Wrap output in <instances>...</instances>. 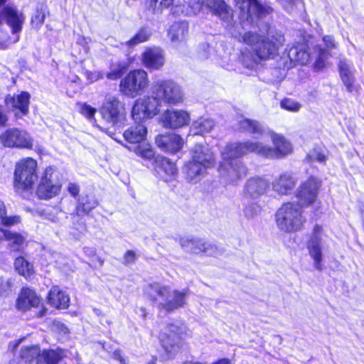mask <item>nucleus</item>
Listing matches in <instances>:
<instances>
[{
  "instance_id": "nucleus-1",
  "label": "nucleus",
  "mask_w": 364,
  "mask_h": 364,
  "mask_svg": "<svg viewBox=\"0 0 364 364\" xmlns=\"http://www.w3.org/2000/svg\"><path fill=\"white\" fill-rule=\"evenodd\" d=\"M240 129L259 138L269 134L274 147L258 141L232 142L228 144L221 150L222 161L219 166V172L230 183H235L247 174V168L239 158L250 153H255L266 159H280L292 151L291 144L282 136L272 132L267 127L255 120L240 117Z\"/></svg>"
},
{
  "instance_id": "nucleus-2",
  "label": "nucleus",
  "mask_w": 364,
  "mask_h": 364,
  "mask_svg": "<svg viewBox=\"0 0 364 364\" xmlns=\"http://www.w3.org/2000/svg\"><path fill=\"white\" fill-rule=\"evenodd\" d=\"M181 87L174 81L159 79L151 85V96L137 99L133 105L132 116L134 121H145L157 115L162 103L176 105L183 102Z\"/></svg>"
},
{
  "instance_id": "nucleus-3",
  "label": "nucleus",
  "mask_w": 364,
  "mask_h": 364,
  "mask_svg": "<svg viewBox=\"0 0 364 364\" xmlns=\"http://www.w3.org/2000/svg\"><path fill=\"white\" fill-rule=\"evenodd\" d=\"M242 41L252 47L257 58L267 60L273 58L277 53L279 48L284 42V36L280 32L268 31L265 38H261L257 33L247 32L242 37Z\"/></svg>"
},
{
  "instance_id": "nucleus-4",
  "label": "nucleus",
  "mask_w": 364,
  "mask_h": 364,
  "mask_svg": "<svg viewBox=\"0 0 364 364\" xmlns=\"http://www.w3.org/2000/svg\"><path fill=\"white\" fill-rule=\"evenodd\" d=\"M275 217L278 228L285 232L300 230L306 222L302 208L295 203L283 204L277 211Z\"/></svg>"
},
{
  "instance_id": "nucleus-5",
  "label": "nucleus",
  "mask_w": 364,
  "mask_h": 364,
  "mask_svg": "<svg viewBox=\"0 0 364 364\" xmlns=\"http://www.w3.org/2000/svg\"><path fill=\"white\" fill-rule=\"evenodd\" d=\"M149 289L156 294L155 301L161 310L172 311L182 307L186 303V290H173L171 287L160 284H149Z\"/></svg>"
},
{
  "instance_id": "nucleus-6",
  "label": "nucleus",
  "mask_w": 364,
  "mask_h": 364,
  "mask_svg": "<svg viewBox=\"0 0 364 364\" xmlns=\"http://www.w3.org/2000/svg\"><path fill=\"white\" fill-rule=\"evenodd\" d=\"M37 161L27 157L16 163L14 173V185L18 192L30 191L38 179Z\"/></svg>"
},
{
  "instance_id": "nucleus-7",
  "label": "nucleus",
  "mask_w": 364,
  "mask_h": 364,
  "mask_svg": "<svg viewBox=\"0 0 364 364\" xmlns=\"http://www.w3.org/2000/svg\"><path fill=\"white\" fill-rule=\"evenodd\" d=\"M149 85L147 73L143 69L130 71L120 82L119 90L125 96L134 98L141 95Z\"/></svg>"
},
{
  "instance_id": "nucleus-8",
  "label": "nucleus",
  "mask_w": 364,
  "mask_h": 364,
  "mask_svg": "<svg viewBox=\"0 0 364 364\" xmlns=\"http://www.w3.org/2000/svg\"><path fill=\"white\" fill-rule=\"evenodd\" d=\"M98 204V200L93 194L82 196L79 198L75 212L71 214L73 225L70 227V233L73 235V237L78 238L86 229L85 222L82 221L80 217L88 214L91 210L95 209Z\"/></svg>"
},
{
  "instance_id": "nucleus-9",
  "label": "nucleus",
  "mask_w": 364,
  "mask_h": 364,
  "mask_svg": "<svg viewBox=\"0 0 364 364\" xmlns=\"http://www.w3.org/2000/svg\"><path fill=\"white\" fill-rule=\"evenodd\" d=\"M328 237L321 226L316 225L306 242L309 255L313 260L314 267L318 271H322L323 250H324Z\"/></svg>"
},
{
  "instance_id": "nucleus-10",
  "label": "nucleus",
  "mask_w": 364,
  "mask_h": 364,
  "mask_svg": "<svg viewBox=\"0 0 364 364\" xmlns=\"http://www.w3.org/2000/svg\"><path fill=\"white\" fill-rule=\"evenodd\" d=\"M55 171L53 166L46 168L36 189V195L39 198L47 200L59 194L61 184Z\"/></svg>"
},
{
  "instance_id": "nucleus-11",
  "label": "nucleus",
  "mask_w": 364,
  "mask_h": 364,
  "mask_svg": "<svg viewBox=\"0 0 364 364\" xmlns=\"http://www.w3.org/2000/svg\"><path fill=\"white\" fill-rule=\"evenodd\" d=\"M181 328L173 324L167 326L160 333L159 339L166 353V358L174 356L181 347Z\"/></svg>"
},
{
  "instance_id": "nucleus-12",
  "label": "nucleus",
  "mask_w": 364,
  "mask_h": 364,
  "mask_svg": "<svg viewBox=\"0 0 364 364\" xmlns=\"http://www.w3.org/2000/svg\"><path fill=\"white\" fill-rule=\"evenodd\" d=\"M191 117L183 109H168L159 117V123L166 129H176L189 124Z\"/></svg>"
},
{
  "instance_id": "nucleus-13",
  "label": "nucleus",
  "mask_w": 364,
  "mask_h": 364,
  "mask_svg": "<svg viewBox=\"0 0 364 364\" xmlns=\"http://www.w3.org/2000/svg\"><path fill=\"white\" fill-rule=\"evenodd\" d=\"M0 141L8 147L31 149L33 146L29 134L16 128L9 129L1 134Z\"/></svg>"
},
{
  "instance_id": "nucleus-14",
  "label": "nucleus",
  "mask_w": 364,
  "mask_h": 364,
  "mask_svg": "<svg viewBox=\"0 0 364 364\" xmlns=\"http://www.w3.org/2000/svg\"><path fill=\"white\" fill-rule=\"evenodd\" d=\"M321 186V181L314 176L302 183L296 194L300 203L304 206L313 204L316 200Z\"/></svg>"
},
{
  "instance_id": "nucleus-15",
  "label": "nucleus",
  "mask_w": 364,
  "mask_h": 364,
  "mask_svg": "<svg viewBox=\"0 0 364 364\" xmlns=\"http://www.w3.org/2000/svg\"><path fill=\"white\" fill-rule=\"evenodd\" d=\"M123 109V107L116 97L108 95L105 97L100 109V114L107 122L114 125L122 118Z\"/></svg>"
},
{
  "instance_id": "nucleus-16",
  "label": "nucleus",
  "mask_w": 364,
  "mask_h": 364,
  "mask_svg": "<svg viewBox=\"0 0 364 364\" xmlns=\"http://www.w3.org/2000/svg\"><path fill=\"white\" fill-rule=\"evenodd\" d=\"M181 247L188 252L194 254L205 253L213 255L216 252V247L199 238L190 237H181L179 240Z\"/></svg>"
},
{
  "instance_id": "nucleus-17",
  "label": "nucleus",
  "mask_w": 364,
  "mask_h": 364,
  "mask_svg": "<svg viewBox=\"0 0 364 364\" xmlns=\"http://www.w3.org/2000/svg\"><path fill=\"white\" fill-rule=\"evenodd\" d=\"M165 62L164 51L159 47H147L141 55V63L147 69L159 70Z\"/></svg>"
},
{
  "instance_id": "nucleus-18",
  "label": "nucleus",
  "mask_w": 364,
  "mask_h": 364,
  "mask_svg": "<svg viewBox=\"0 0 364 364\" xmlns=\"http://www.w3.org/2000/svg\"><path fill=\"white\" fill-rule=\"evenodd\" d=\"M0 18L1 22V19H4L11 28L13 34H18L22 31L25 16L16 7L11 6H4L0 12Z\"/></svg>"
},
{
  "instance_id": "nucleus-19",
  "label": "nucleus",
  "mask_w": 364,
  "mask_h": 364,
  "mask_svg": "<svg viewBox=\"0 0 364 364\" xmlns=\"http://www.w3.org/2000/svg\"><path fill=\"white\" fill-rule=\"evenodd\" d=\"M191 159L198 163L200 167L206 170L215 164V156L213 151L206 145L196 144L191 150Z\"/></svg>"
},
{
  "instance_id": "nucleus-20",
  "label": "nucleus",
  "mask_w": 364,
  "mask_h": 364,
  "mask_svg": "<svg viewBox=\"0 0 364 364\" xmlns=\"http://www.w3.org/2000/svg\"><path fill=\"white\" fill-rule=\"evenodd\" d=\"M269 183L264 178L255 177L250 178L245 186V200H256L266 193Z\"/></svg>"
},
{
  "instance_id": "nucleus-21",
  "label": "nucleus",
  "mask_w": 364,
  "mask_h": 364,
  "mask_svg": "<svg viewBox=\"0 0 364 364\" xmlns=\"http://www.w3.org/2000/svg\"><path fill=\"white\" fill-rule=\"evenodd\" d=\"M155 142L161 150L171 154L180 151L184 144L182 137L176 134L158 135L156 137Z\"/></svg>"
},
{
  "instance_id": "nucleus-22",
  "label": "nucleus",
  "mask_w": 364,
  "mask_h": 364,
  "mask_svg": "<svg viewBox=\"0 0 364 364\" xmlns=\"http://www.w3.org/2000/svg\"><path fill=\"white\" fill-rule=\"evenodd\" d=\"M297 178L291 172H284L272 182V189L280 195H287L294 188Z\"/></svg>"
},
{
  "instance_id": "nucleus-23",
  "label": "nucleus",
  "mask_w": 364,
  "mask_h": 364,
  "mask_svg": "<svg viewBox=\"0 0 364 364\" xmlns=\"http://www.w3.org/2000/svg\"><path fill=\"white\" fill-rule=\"evenodd\" d=\"M205 6L223 21L230 23L233 18L232 10L224 0H205Z\"/></svg>"
},
{
  "instance_id": "nucleus-24",
  "label": "nucleus",
  "mask_w": 364,
  "mask_h": 364,
  "mask_svg": "<svg viewBox=\"0 0 364 364\" xmlns=\"http://www.w3.org/2000/svg\"><path fill=\"white\" fill-rule=\"evenodd\" d=\"M30 100V94L27 92H21L15 96H7L5 102L8 107H11L12 109L16 112L17 117H21L28 112V105Z\"/></svg>"
},
{
  "instance_id": "nucleus-25",
  "label": "nucleus",
  "mask_w": 364,
  "mask_h": 364,
  "mask_svg": "<svg viewBox=\"0 0 364 364\" xmlns=\"http://www.w3.org/2000/svg\"><path fill=\"white\" fill-rule=\"evenodd\" d=\"M41 304V299L32 289L23 288L16 300V308L22 311H26L31 308H36Z\"/></svg>"
},
{
  "instance_id": "nucleus-26",
  "label": "nucleus",
  "mask_w": 364,
  "mask_h": 364,
  "mask_svg": "<svg viewBox=\"0 0 364 364\" xmlns=\"http://www.w3.org/2000/svg\"><path fill=\"white\" fill-rule=\"evenodd\" d=\"M155 162L156 173L162 180L170 181L176 177L178 171L176 164L169 159L163 156H158Z\"/></svg>"
},
{
  "instance_id": "nucleus-27",
  "label": "nucleus",
  "mask_w": 364,
  "mask_h": 364,
  "mask_svg": "<svg viewBox=\"0 0 364 364\" xmlns=\"http://www.w3.org/2000/svg\"><path fill=\"white\" fill-rule=\"evenodd\" d=\"M236 5L242 10L247 9V17L253 20L254 17H262L269 14V9L262 6L257 0H235Z\"/></svg>"
},
{
  "instance_id": "nucleus-28",
  "label": "nucleus",
  "mask_w": 364,
  "mask_h": 364,
  "mask_svg": "<svg viewBox=\"0 0 364 364\" xmlns=\"http://www.w3.org/2000/svg\"><path fill=\"white\" fill-rule=\"evenodd\" d=\"M288 57L292 63L306 65L311 59H313V54L307 51L306 45L297 44L289 48Z\"/></svg>"
},
{
  "instance_id": "nucleus-29",
  "label": "nucleus",
  "mask_w": 364,
  "mask_h": 364,
  "mask_svg": "<svg viewBox=\"0 0 364 364\" xmlns=\"http://www.w3.org/2000/svg\"><path fill=\"white\" fill-rule=\"evenodd\" d=\"M339 73L341 79L346 87V90L351 92L353 90V85L355 82L354 68L352 63L346 60H340Z\"/></svg>"
},
{
  "instance_id": "nucleus-30",
  "label": "nucleus",
  "mask_w": 364,
  "mask_h": 364,
  "mask_svg": "<svg viewBox=\"0 0 364 364\" xmlns=\"http://www.w3.org/2000/svg\"><path fill=\"white\" fill-rule=\"evenodd\" d=\"M206 171L205 168L200 167L199 164L191 159L185 164L183 168V172L186 174V178L193 183L200 181Z\"/></svg>"
},
{
  "instance_id": "nucleus-31",
  "label": "nucleus",
  "mask_w": 364,
  "mask_h": 364,
  "mask_svg": "<svg viewBox=\"0 0 364 364\" xmlns=\"http://www.w3.org/2000/svg\"><path fill=\"white\" fill-rule=\"evenodd\" d=\"M48 301L51 306L56 309H67L69 306L70 298L65 292L57 287H53L48 294Z\"/></svg>"
},
{
  "instance_id": "nucleus-32",
  "label": "nucleus",
  "mask_w": 364,
  "mask_h": 364,
  "mask_svg": "<svg viewBox=\"0 0 364 364\" xmlns=\"http://www.w3.org/2000/svg\"><path fill=\"white\" fill-rule=\"evenodd\" d=\"M138 124L131 127L124 132V139L129 143L138 144L143 141L147 134V129L143 124H140L141 121H135Z\"/></svg>"
},
{
  "instance_id": "nucleus-33",
  "label": "nucleus",
  "mask_w": 364,
  "mask_h": 364,
  "mask_svg": "<svg viewBox=\"0 0 364 364\" xmlns=\"http://www.w3.org/2000/svg\"><path fill=\"white\" fill-rule=\"evenodd\" d=\"M188 26L186 21L173 23L168 31V36L173 43L177 45L186 38Z\"/></svg>"
},
{
  "instance_id": "nucleus-34",
  "label": "nucleus",
  "mask_w": 364,
  "mask_h": 364,
  "mask_svg": "<svg viewBox=\"0 0 364 364\" xmlns=\"http://www.w3.org/2000/svg\"><path fill=\"white\" fill-rule=\"evenodd\" d=\"M215 126L214 121L208 118H200L192 123L191 132L193 135L203 134L210 132Z\"/></svg>"
},
{
  "instance_id": "nucleus-35",
  "label": "nucleus",
  "mask_w": 364,
  "mask_h": 364,
  "mask_svg": "<svg viewBox=\"0 0 364 364\" xmlns=\"http://www.w3.org/2000/svg\"><path fill=\"white\" fill-rule=\"evenodd\" d=\"M14 267L16 271L25 278H29L34 274L33 264L23 257H18L15 259Z\"/></svg>"
},
{
  "instance_id": "nucleus-36",
  "label": "nucleus",
  "mask_w": 364,
  "mask_h": 364,
  "mask_svg": "<svg viewBox=\"0 0 364 364\" xmlns=\"http://www.w3.org/2000/svg\"><path fill=\"white\" fill-rule=\"evenodd\" d=\"M41 350L38 346H26L21 349L20 353L21 361L19 364H30L35 358H38Z\"/></svg>"
},
{
  "instance_id": "nucleus-37",
  "label": "nucleus",
  "mask_w": 364,
  "mask_h": 364,
  "mask_svg": "<svg viewBox=\"0 0 364 364\" xmlns=\"http://www.w3.org/2000/svg\"><path fill=\"white\" fill-rule=\"evenodd\" d=\"M205 1L200 2V0H190L188 5L176 6L173 13L181 12V14L188 16L197 14L201 9Z\"/></svg>"
},
{
  "instance_id": "nucleus-38",
  "label": "nucleus",
  "mask_w": 364,
  "mask_h": 364,
  "mask_svg": "<svg viewBox=\"0 0 364 364\" xmlns=\"http://www.w3.org/2000/svg\"><path fill=\"white\" fill-rule=\"evenodd\" d=\"M25 240V237L19 233L13 232L9 230L6 233V240L9 242V247L12 251L20 250L23 247Z\"/></svg>"
},
{
  "instance_id": "nucleus-39",
  "label": "nucleus",
  "mask_w": 364,
  "mask_h": 364,
  "mask_svg": "<svg viewBox=\"0 0 364 364\" xmlns=\"http://www.w3.org/2000/svg\"><path fill=\"white\" fill-rule=\"evenodd\" d=\"M151 35V32L148 28H142L133 38L127 41L125 45L129 48H134L139 43L147 41L150 38Z\"/></svg>"
},
{
  "instance_id": "nucleus-40",
  "label": "nucleus",
  "mask_w": 364,
  "mask_h": 364,
  "mask_svg": "<svg viewBox=\"0 0 364 364\" xmlns=\"http://www.w3.org/2000/svg\"><path fill=\"white\" fill-rule=\"evenodd\" d=\"M61 355L56 351L43 350L37 359L36 364H58Z\"/></svg>"
},
{
  "instance_id": "nucleus-41",
  "label": "nucleus",
  "mask_w": 364,
  "mask_h": 364,
  "mask_svg": "<svg viewBox=\"0 0 364 364\" xmlns=\"http://www.w3.org/2000/svg\"><path fill=\"white\" fill-rule=\"evenodd\" d=\"M19 223V216H6V206L2 201H0V225L11 226Z\"/></svg>"
},
{
  "instance_id": "nucleus-42",
  "label": "nucleus",
  "mask_w": 364,
  "mask_h": 364,
  "mask_svg": "<svg viewBox=\"0 0 364 364\" xmlns=\"http://www.w3.org/2000/svg\"><path fill=\"white\" fill-rule=\"evenodd\" d=\"M241 60L245 67L253 69L258 65L261 59L257 58V55L255 52L254 53H251L250 52L245 51L242 53Z\"/></svg>"
},
{
  "instance_id": "nucleus-43",
  "label": "nucleus",
  "mask_w": 364,
  "mask_h": 364,
  "mask_svg": "<svg viewBox=\"0 0 364 364\" xmlns=\"http://www.w3.org/2000/svg\"><path fill=\"white\" fill-rule=\"evenodd\" d=\"M313 58H316V62L314 64V69L320 70L325 67V60L327 57V52L319 48H316L314 52L312 53Z\"/></svg>"
},
{
  "instance_id": "nucleus-44",
  "label": "nucleus",
  "mask_w": 364,
  "mask_h": 364,
  "mask_svg": "<svg viewBox=\"0 0 364 364\" xmlns=\"http://www.w3.org/2000/svg\"><path fill=\"white\" fill-rule=\"evenodd\" d=\"M308 159L311 162H325L326 160V150L322 147H316L308 154Z\"/></svg>"
},
{
  "instance_id": "nucleus-45",
  "label": "nucleus",
  "mask_w": 364,
  "mask_h": 364,
  "mask_svg": "<svg viewBox=\"0 0 364 364\" xmlns=\"http://www.w3.org/2000/svg\"><path fill=\"white\" fill-rule=\"evenodd\" d=\"M245 208L244 209L245 216L248 218H252L260 211V206L257 203H251L249 201H245Z\"/></svg>"
},
{
  "instance_id": "nucleus-46",
  "label": "nucleus",
  "mask_w": 364,
  "mask_h": 364,
  "mask_svg": "<svg viewBox=\"0 0 364 364\" xmlns=\"http://www.w3.org/2000/svg\"><path fill=\"white\" fill-rule=\"evenodd\" d=\"M96 112L97 110L95 108L86 103L82 104L80 106L81 114L89 119L93 124L96 122L95 119Z\"/></svg>"
},
{
  "instance_id": "nucleus-47",
  "label": "nucleus",
  "mask_w": 364,
  "mask_h": 364,
  "mask_svg": "<svg viewBox=\"0 0 364 364\" xmlns=\"http://www.w3.org/2000/svg\"><path fill=\"white\" fill-rule=\"evenodd\" d=\"M173 2V0H150V6L155 12H159L172 5Z\"/></svg>"
},
{
  "instance_id": "nucleus-48",
  "label": "nucleus",
  "mask_w": 364,
  "mask_h": 364,
  "mask_svg": "<svg viewBox=\"0 0 364 364\" xmlns=\"http://www.w3.org/2000/svg\"><path fill=\"white\" fill-rule=\"evenodd\" d=\"M46 15L42 10H37L31 18V25L33 28L39 29L43 24Z\"/></svg>"
},
{
  "instance_id": "nucleus-49",
  "label": "nucleus",
  "mask_w": 364,
  "mask_h": 364,
  "mask_svg": "<svg viewBox=\"0 0 364 364\" xmlns=\"http://www.w3.org/2000/svg\"><path fill=\"white\" fill-rule=\"evenodd\" d=\"M281 107L282 108L291 112H298L301 108L299 103L291 99H285L282 100L281 102Z\"/></svg>"
},
{
  "instance_id": "nucleus-50",
  "label": "nucleus",
  "mask_w": 364,
  "mask_h": 364,
  "mask_svg": "<svg viewBox=\"0 0 364 364\" xmlns=\"http://www.w3.org/2000/svg\"><path fill=\"white\" fill-rule=\"evenodd\" d=\"M135 153L141 157L146 159H151L154 157V151L149 145H145L144 147L138 146L135 149Z\"/></svg>"
},
{
  "instance_id": "nucleus-51",
  "label": "nucleus",
  "mask_w": 364,
  "mask_h": 364,
  "mask_svg": "<svg viewBox=\"0 0 364 364\" xmlns=\"http://www.w3.org/2000/svg\"><path fill=\"white\" fill-rule=\"evenodd\" d=\"M84 74L90 83H92L103 78V73L102 72L85 70Z\"/></svg>"
},
{
  "instance_id": "nucleus-52",
  "label": "nucleus",
  "mask_w": 364,
  "mask_h": 364,
  "mask_svg": "<svg viewBox=\"0 0 364 364\" xmlns=\"http://www.w3.org/2000/svg\"><path fill=\"white\" fill-rule=\"evenodd\" d=\"M11 287V282L10 279H4L0 278V295L8 293Z\"/></svg>"
},
{
  "instance_id": "nucleus-53",
  "label": "nucleus",
  "mask_w": 364,
  "mask_h": 364,
  "mask_svg": "<svg viewBox=\"0 0 364 364\" xmlns=\"http://www.w3.org/2000/svg\"><path fill=\"white\" fill-rule=\"evenodd\" d=\"M122 68L119 66L112 68L111 71L107 73V77L109 80H117L122 75Z\"/></svg>"
},
{
  "instance_id": "nucleus-54",
  "label": "nucleus",
  "mask_w": 364,
  "mask_h": 364,
  "mask_svg": "<svg viewBox=\"0 0 364 364\" xmlns=\"http://www.w3.org/2000/svg\"><path fill=\"white\" fill-rule=\"evenodd\" d=\"M90 42V38L84 36H80L77 39V43L83 47L85 53H87L89 51V47L87 45Z\"/></svg>"
},
{
  "instance_id": "nucleus-55",
  "label": "nucleus",
  "mask_w": 364,
  "mask_h": 364,
  "mask_svg": "<svg viewBox=\"0 0 364 364\" xmlns=\"http://www.w3.org/2000/svg\"><path fill=\"white\" fill-rule=\"evenodd\" d=\"M68 192L74 197H76L79 192L80 188L75 183H70L68 187Z\"/></svg>"
},
{
  "instance_id": "nucleus-56",
  "label": "nucleus",
  "mask_w": 364,
  "mask_h": 364,
  "mask_svg": "<svg viewBox=\"0 0 364 364\" xmlns=\"http://www.w3.org/2000/svg\"><path fill=\"white\" fill-rule=\"evenodd\" d=\"M136 259L135 252L133 251H127L124 255V262L127 264L133 262Z\"/></svg>"
},
{
  "instance_id": "nucleus-57",
  "label": "nucleus",
  "mask_w": 364,
  "mask_h": 364,
  "mask_svg": "<svg viewBox=\"0 0 364 364\" xmlns=\"http://www.w3.org/2000/svg\"><path fill=\"white\" fill-rule=\"evenodd\" d=\"M8 120L6 114L4 112V108L0 105V125H5Z\"/></svg>"
},
{
  "instance_id": "nucleus-58",
  "label": "nucleus",
  "mask_w": 364,
  "mask_h": 364,
  "mask_svg": "<svg viewBox=\"0 0 364 364\" xmlns=\"http://www.w3.org/2000/svg\"><path fill=\"white\" fill-rule=\"evenodd\" d=\"M114 358L116 360H119L121 363V364H126L125 359L122 357L121 350H116L114 352Z\"/></svg>"
},
{
  "instance_id": "nucleus-59",
  "label": "nucleus",
  "mask_w": 364,
  "mask_h": 364,
  "mask_svg": "<svg viewBox=\"0 0 364 364\" xmlns=\"http://www.w3.org/2000/svg\"><path fill=\"white\" fill-rule=\"evenodd\" d=\"M323 41L325 42L327 47H328V48L335 47L333 39L331 36H328L323 37Z\"/></svg>"
},
{
  "instance_id": "nucleus-60",
  "label": "nucleus",
  "mask_w": 364,
  "mask_h": 364,
  "mask_svg": "<svg viewBox=\"0 0 364 364\" xmlns=\"http://www.w3.org/2000/svg\"><path fill=\"white\" fill-rule=\"evenodd\" d=\"M281 4L284 7V9L287 10V11H289V12H291L292 11L291 7L289 9L287 6V4L288 5H292V4H293V1L292 0H281Z\"/></svg>"
},
{
  "instance_id": "nucleus-61",
  "label": "nucleus",
  "mask_w": 364,
  "mask_h": 364,
  "mask_svg": "<svg viewBox=\"0 0 364 364\" xmlns=\"http://www.w3.org/2000/svg\"><path fill=\"white\" fill-rule=\"evenodd\" d=\"M8 232L9 230L0 229V242L4 240H6V233H8Z\"/></svg>"
},
{
  "instance_id": "nucleus-62",
  "label": "nucleus",
  "mask_w": 364,
  "mask_h": 364,
  "mask_svg": "<svg viewBox=\"0 0 364 364\" xmlns=\"http://www.w3.org/2000/svg\"><path fill=\"white\" fill-rule=\"evenodd\" d=\"M84 252L89 256L95 255V250L89 247L84 248Z\"/></svg>"
},
{
  "instance_id": "nucleus-63",
  "label": "nucleus",
  "mask_w": 364,
  "mask_h": 364,
  "mask_svg": "<svg viewBox=\"0 0 364 364\" xmlns=\"http://www.w3.org/2000/svg\"><path fill=\"white\" fill-rule=\"evenodd\" d=\"M78 81H80V78H79V77H77V76H75V77H74V78H73V79H72V82H73L76 83V82H77Z\"/></svg>"
},
{
  "instance_id": "nucleus-64",
  "label": "nucleus",
  "mask_w": 364,
  "mask_h": 364,
  "mask_svg": "<svg viewBox=\"0 0 364 364\" xmlns=\"http://www.w3.org/2000/svg\"><path fill=\"white\" fill-rule=\"evenodd\" d=\"M50 220L54 223L58 222V219L57 218V217H53V218H50Z\"/></svg>"
}]
</instances>
